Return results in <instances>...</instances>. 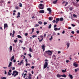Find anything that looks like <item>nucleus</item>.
I'll return each instance as SVG.
<instances>
[{
    "label": "nucleus",
    "mask_w": 79,
    "mask_h": 79,
    "mask_svg": "<svg viewBox=\"0 0 79 79\" xmlns=\"http://www.w3.org/2000/svg\"><path fill=\"white\" fill-rule=\"evenodd\" d=\"M61 76L63 77H66V75L64 74L63 75H61Z\"/></svg>",
    "instance_id": "a211bd4d"
},
{
    "label": "nucleus",
    "mask_w": 79,
    "mask_h": 79,
    "mask_svg": "<svg viewBox=\"0 0 79 79\" xmlns=\"http://www.w3.org/2000/svg\"><path fill=\"white\" fill-rule=\"evenodd\" d=\"M58 0H56V1H54L53 2V4H56V3H57V1H58Z\"/></svg>",
    "instance_id": "f3484780"
},
{
    "label": "nucleus",
    "mask_w": 79,
    "mask_h": 79,
    "mask_svg": "<svg viewBox=\"0 0 79 79\" xmlns=\"http://www.w3.org/2000/svg\"><path fill=\"white\" fill-rule=\"evenodd\" d=\"M73 65L74 66H75V67H77V66H78V64H76L75 63H74Z\"/></svg>",
    "instance_id": "9d476101"
},
{
    "label": "nucleus",
    "mask_w": 79,
    "mask_h": 79,
    "mask_svg": "<svg viewBox=\"0 0 79 79\" xmlns=\"http://www.w3.org/2000/svg\"><path fill=\"white\" fill-rule=\"evenodd\" d=\"M7 75L8 76H11V73H10V72H9L7 74Z\"/></svg>",
    "instance_id": "c85d7f7f"
},
{
    "label": "nucleus",
    "mask_w": 79,
    "mask_h": 79,
    "mask_svg": "<svg viewBox=\"0 0 79 79\" xmlns=\"http://www.w3.org/2000/svg\"><path fill=\"white\" fill-rule=\"evenodd\" d=\"M26 63H27V59H25V60Z\"/></svg>",
    "instance_id": "4d7b16f0"
},
{
    "label": "nucleus",
    "mask_w": 79,
    "mask_h": 79,
    "mask_svg": "<svg viewBox=\"0 0 79 79\" xmlns=\"http://www.w3.org/2000/svg\"><path fill=\"white\" fill-rule=\"evenodd\" d=\"M28 77V79H31L32 78H31V76H29Z\"/></svg>",
    "instance_id": "de8ad7c7"
},
{
    "label": "nucleus",
    "mask_w": 79,
    "mask_h": 79,
    "mask_svg": "<svg viewBox=\"0 0 79 79\" xmlns=\"http://www.w3.org/2000/svg\"><path fill=\"white\" fill-rule=\"evenodd\" d=\"M53 17H49L48 18L49 20H53Z\"/></svg>",
    "instance_id": "6ab92c4d"
},
{
    "label": "nucleus",
    "mask_w": 79,
    "mask_h": 79,
    "mask_svg": "<svg viewBox=\"0 0 79 79\" xmlns=\"http://www.w3.org/2000/svg\"><path fill=\"white\" fill-rule=\"evenodd\" d=\"M23 61H24V60H22L21 61H20V63L21 64H23L24 62H23Z\"/></svg>",
    "instance_id": "bb28decb"
},
{
    "label": "nucleus",
    "mask_w": 79,
    "mask_h": 79,
    "mask_svg": "<svg viewBox=\"0 0 79 79\" xmlns=\"http://www.w3.org/2000/svg\"><path fill=\"white\" fill-rule=\"evenodd\" d=\"M53 23H55V22H56V21H55V20H53L52 21Z\"/></svg>",
    "instance_id": "0e129e2a"
},
{
    "label": "nucleus",
    "mask_w": 79,
    "mask_h": 79,
    "mask_svg": "<svg viewBox=\"0 0 79 79\" xmlns=\"http://www.w3.org/2000/svg\"><path fill=\"white\" fill-rule=\"evenodd\" d=\"M14 58H15V56H13L12 57H11L10 59H12V60H14Z\"/></svg>",
    "instance_id": "cd10ccee"
},
{
    "label": "nucleus",
    "mask_w": 79,
    "mask_h": 79,
    "mask_svg": "<svg viewBox=\"0 0 79 79\" xmlns=\"http://www.w3.org/2000/svg\"><path fill=\"white\" fill-rule=\"evenodd\" d=\"M66 63H68V62H69V60H66Z\"/></svg>",
    "instance_id": "8fccbe9b"
},
{
    "label": "nucleus",
    "mask_w": 79,
    "mask_h": 79,
    "mask_svg": "<svg viewBox=\"0 0 79 79\" xmlns=\"http://www.w3.org/2000/svg\"><path fill=\"white\" fill-rule=\"evenodd\" d=\"M19 42H20L21 43H23V41H22L21 40H19Z\"/></svg>",
    "instance_id": "e2e57ef3"
},
{
    "label": "nucleus",
    "mask_w": 79,
    "mask_h": 79,
    "mask_svg": "<svg viewBox=\"0 0 79 79\" xmlns=\"http://www.w3.org/2000/svg\"><path fill=\"white\" fill-rule=\"evenodd\" d=\"M29 51L30 52H32V50L31 49V48H29Z\"/></svg>",
    "instance_id": "72a5a7b5"
},
{
    "label": "nucleus",
    "mask_w": 79,
    "mask_h": 79,
    "mask_svg": "<svg viewBox=\"0 0 79 79\" xmlns=\"http://www.w3.org/2000/svg\"><path fill=\"white\" fill-rule=\"evenodd\" d=\"M68 29H71V27H69Z\"/></svg>",
    "instance_id": "052dcab7"
},
{
    "label": "nucleus",
    "mask_w": 79,
    "mask_h": 79,
    "mask_svg": "<svg viewBox=\"0 0 79 79\" xmlns=\"http://www.w3.org/2000/svg\"><path fill=\"white\" fill-rule=\"evenodd\" d=\"M12 64V62L10 61V63H9V65H8L9 68H10L11 67V66Z\"/></svg>",
    "instance_id": "2eb2a0df"
},
{
    "label": "nucleus",
    "mask_w": 79,
    "mask_h": 79,
    "mask_svg": "<svg viewBox=\"0 0 79 79\" xmlns=\"http://www.w3.org/2000/svg\"><path fill=\"white\" fill-rule=\"evenodd\" d=\"M78 71H79V69L78 68H77V69H75V72H77Z\"/></svg>",
    "instance_id": "5701e85b"
},
{
    "label": "nucleus",
    "mask_w": 79,
    "mask_h": 79,
    "mask_svg": "<svg viewBox=\"0 0 79 79\" xmlns=\"http://www.w3.org/2000/svg\"><path fill=\"white\" fill-rule=\"evenodd\" d=\"M71 25L73 27H74L76 26V25L73 24H72Z\"/></svg>",
    "instance_id": "4c0bfd02"
},
{
    "label": "nucleus",
    "mask_w": 79,
    "mask_h": 79,
    "mask_svg": "<svg viewBox=\"0 0 79 79\" xmlns=\"http://www.w3.org/2000/svg\"><path fill=\"white\" fill-rule=\"evenodd\" d=\"M43 39L44 38H42L41 40H39L40 42H42V40H43Z\"/></svg>",
    "instance_id": "a878e982"
},
{
    "label": "nucleus",
    "mask_w": 79,
    "mask_h": 79,
    "mask_svg": "<svg viewBox=\"0 0 79 79\" xmlns=\"http://www.w3.org/2000/svg\"><path fill=\"white\" fill-rule=\"evenodd\" d=\"M9 48H10V52L12 51V49H13V48H12V46H10Z\"/></svg>",
    "instance_id": "ddd939ff"
},
{
    "label": "nucleus",
    "mask_w": 79,
    "mask_h": 79,
    "mask_svg": "<svg viewBox=\"0 0 79 79\" xmlns=\"http://www.w3.org/2000/svg\"><path fill=\"white\" fill-rule=\"evenodd\" d=\"M38 7L40 10H43V9H44V7H43V4H40L38 6Z\"/></svg>",
    "instance_id": "7ed1b4c3"
},
{
    "label": "nucleus",
    "mask_w": 79,
    "mask_h": 79,
    "mask_svg": "<svg viewBox=\"0 0 79 79\" xmlns=\"http://www.w3.org/2000/svg\"><path fill=\"white\" fill-rule=\"evenodd\" d=\"M36 33H37V34H38L39 33V31H36Z\"/></svg>",
    "instance_id": "5fc2aeb1"
},
{
    "label": "nucleus",
    "mask_w": 79,
    "mask_h": 79,
    "mask_svg": "<svg viewBox=\"0 0 79 79\" xmlns=\"http://www.w3.org/2000/svg\"><path fill=\"white\" fill-rule=\"evenodd\" d=\"M73 17H76V18H77V15H75V14H73Z\"/></svg>",
    "instance_id": "7c9ffc66"
},
{
    "label": "nucleus",
    "mask_w": 79,
    "mask_h": 79,
    "mask_svg": "<svg viewBox=\"0 0 79 79\" xmlns=\"http://www.w3.org/2000/svg\"><path fill=\"white\" fill-rule=\"evenodd\" d=\"M39 13H45V11L44 10H41L39 11Z\"/></svg>",
    "instance_id": "6e6552de"
},
{
    "label": "nucleus",
    "mask_w": 79,
    "mask_h": 79,
    "mask_svg": "<svg viewBox=\"0 0 79 79\" xmlns=\"http://www.w3.org/2000/svg\"><path fill=\"white\" fill-rule=\"evenodd\" d=\"M40 37H41V38H44V37L42 35H40Z\"/></svg>",
    "instance_id": "13d9d810"
},
{
    "label": "nucleus",
    "mask_w": 79,
    "mask_h": 79,
    "mask_svg": "<svg viewBox=\"0 0 79 79\" xmlns=\"http://www.w3.org/2000/svg\"><path fill=\"white\" fill-rule=\"evenodd\" d=\"M6 27H8V25H7V24L5 23L4 25V29H5Z\"/></svg>",
    "instance_id": "9b49d317"
},
{
    "label": "nucleus",
    "mask_w": 79,
    "mask_h": 79,
    "mask_svg": "<svg viewBox=\"0 0 79 79\" xmlns=\"http://www.w3.org/2000/svg\"><path fill=\"white\" fill-rule=\"evenodd\" d=\"M31 69H34V66H32L31 67Z\"/></svg>",
    "instance_id": "bf43d9fd"
},
{
    "label": "nucleus",
    "mask_w": 79,
    "mask_h": 79,
    "mask_svg": "<svg viewBox=\"0 0 79 79\" xmlns=\"http://www.w3.org/2000/svg\"><path fill=\"white\" fill-rule=\"evenodd\" d=\"M34 28H33L32 29V32L31 33V34H32L33 32H34Z\"/></svg>",
    "instance_id": "4be33fe9"
},
{
    "label": "nucleus",
    "mask_w": 79,
    "mask_h": 79,
    "mask_svg": "<svg viewBox=\"0 0 79 79\" xmlns=\"http://www.w3.org/2000/svg\"><path fill=\"white\" fill-rule=\"evenodd\" d=\"M15 9L16 10H18L19 9V7H18V6H17L15 7Z\"/></svg>",
    "instance_id": "e433bc0d"
},
{
    "label": "nucleus",
    "mask_w": 79,
    "mask_h": 79,
    "mask_svg": "<svg viewBox=\"0 0 79 79\" xmlns=\"http://www.w3.org/2000/svg\"><path fill=\"white\" fill-rule=\"evenodd\" d=\"M77 33H78V34H79V30L77 31Z\"/></svg>",
    "instance_id": "69168bd1"
},
{
    "label": "nucleus",
    "mask_w": 79,
    "mask_h": 79,
    "mask_svg": "<svg viewBox=\"0 0 79 79\" xmlns=\"http://www.w3.org/2000/svg\"><path fill=\"white\" fill-rule=\"evenodd\" d=\"M53 39V37L52 36H51V38L49 39V40H52Z\"/></svg>",
    "instance_id": "2f4dec72"
},
{
    "label": "nucleus",
    "mask_w": 79,
    "mask_h": 79,
    "mask_svg": "<svg viewBox=\"0 0 79 79\" xmlns=\"http://www.w3.org/2000/svg\"><path fill=\"white\" fill-rule=\"evenodd\" d=\"M14 69H15V67H13L12 69V70H14Z\"/></svg>",
    "instance_id": "3c124183"
},
{
    "label": "nucleus",
    "mask_w": 79,
    "mask_h": 79,
    "mask_svg": "<svg viewBox=\"0 0 79 79\" xmlns=\"http://www.w3.org/2000/svg\"><path fill=\"white\" fill-rule=\"evenodd\" d=\"M56 76L57 77H59V78H60V77H61V75H60V74H58L56 75Z\"/></svg>",
    "instance_id": "4468645a"
},
{
    "label": "nucleus",
    "mask_w": 79,
    "mask_h": 79,
    "mask_svg": "<svg viewBox=\"0 0 79 79\" xmlns=\"http://www.w3.org/2000/svg\"><path fill=\"white\" fill-rule=\"evenodd\" d=\"M69 43H67L66 44V45L67 46V48H69V45H70Z\"/></svg>",
    "instance_id": "dca6fc26"
},
{
    "label": "nucleus",
    "mask_w": 79,
    "mask_h": 79,
    "mask_svg": "<svg viewBox=\"0 0 79 79\" xmlns=\"http://www.w3.org/2000/svg\"><path fill=\"white\" fill-rule=\"evenodd\" d=\"M71 33H72L73 34H74V31H71Z\"/></svg>",
    "instance_id": "a19ab883"
},
{
    "label": "nucleus",
    "mask_w": 79,
    "mask_h": 79,
    "mask_svg": "<svg viewBox=\"0 0 79 79\" xmlns=\"http://www.w3.org/2000/svg\"><path fill=\"white\" fill-rule=\"evenodd\" d=\"M63 18L61 17L60 18H56V20H64Z\"/></svg>",
    "instance_id": "0eeeda50"
},
{
    "label": "nucleus",
    "mask_w": 79,
    "mask_h": 79,
    "mask_svg": "<svg viewBox=\"0 0 79 79\" xmlns=\"http://www.w3.org/2000/svg\"><path fill=\"white\" fill-rule=\"evenodd\" d=\"M36 37V35H32V37H33V38H34V37Z\"/></svg>",
    "instance_id": "ea45409f"
},
{
    "label": "nucleus",
    "mask_w": 79,
    "mask_h": 79,
    "mask_svg": "<svg viewBox=\"0 0 79 79\" xmlns=\"http://www.w3.org/2000/svg\"><path fill=\"white\" fill-rule=\"evenodd\" d=\"M24 73H27V71L26 70H24Z\"/></svg>",
    "instance_id": "864d4df0"
},
{
    "label": "nucleus",
    "mask_w": 79,
    "mask_h": 79,
    "mask_svg": "<svg viewBox=\"0 0 79 79\" xmlns=\"http://www.w3.org/2000/svg\"><path fill=\"white\" fill-rule=\"evenodd\" d=\"M19 73L17 71L15 70L13 72L12 76H14V77H16V76L18 75Z\"/></svg>",
    "instance_id": "f03ea898"
},
{
    "label": "nucleus",
    "mask_w": 79,
    "mask_h": 79,
    "mask_svg": "<svg viewBox=\"0 0 79 79\" xmlns=\"http://www.w3.org/2000/svg\"><path fill=\"white\" fill-rule=\"evenodd\" d=\"M47 22H44V25H46V24H47Z\"/></svg>",
    "instance_id": "79ce46f5"
},
{
    "label": "nucleus",
    "mask_w": 79,
    "mask_h": 79,
    "mask_svg": "<svg viewBox=\"0 0 79 79\" xmlns=\"http://www.w3.org/2000/svg\"><path fill=\"white\" fill-rule=\"evenodd\" d=\"M51 27H52V24H50L48 26V29H51Z\"/></svg>",
    "instance_id": "412c9836"
},
{
    "label": "nucleus",
    "mask_w": 79,
    "mask_h": 79,
    "mask_svg": "<svg viewBox=\"0 0 79 79\" xmlns=\"http://www.w3.org/2000/svg\"><path fill=\"white\" fill-rule=\"evenodd\" d=\"M19 6H20V7H22V4H21V3H19Z\"/></svg>",
    "instance_id": "58836bf2"
},
{
    "label": "nucleus",
    "mask_w": 79,
    "mask_h": 79,
    "mask_svg": "<svg viewBox=\"0 0 79 79\" xmlns=\"http://www.w3.org/2000/svg\"><path fill=\"white\" fill-rule=\"evenodd\" d=\"M14 42H15V43H16V42H17V40H14Z\"/></svg>",
    "instance_id": "c03bdc74"
},
{
    "label": "nucleus",
    "mask_w": 79,
    "mask_h": 79,
    "mask_svg": "<svg viewBox=\"0 0 79 79\" xmlns=\"http://www.w3.org/2000/svg\"><path fill=\"white\" fill-rule=\"evenodd\" d=\"M15 31H14V30L13 31V34H15Z\"/></svg>",
    "instance_id": "a18cd8bd"
},
{
    "label": "nucleus",
    "mask_w": 79,
    "mask_h": 79,
    "mask_svg": "<svg viewBox=\"0 0 79 79\" xmlns=\"http://www.w3.org/2000/svg\"><path fill=\"white\" fill-rule=\"evenodd\" d=\"M2 79H6V77H1Z\"/></svg>",
    "instance_id": "473e14b6"
},
{
    "label": "nucleus",
    "mask_w": 79,
    "mask_h": 79,
    "mask_svg": "<svg viewBox=\"0 0 79 79\" xmlns=\"http://www.w3.org/2000/svg\"><path fill=\"white\" fill-rule=\"evenodd\" d=\"M65 32V31H63L62 32V34H64V33Z\"/></svg>",
    "instance_id": "680f3d73"
},
{
    "label": "nucleus",
    "mask_w": 79,
    "mask_h": 79,
    "mask_svg": "<svg viewBox=\"0 0 79 79\" xmlns=\"http://www.w3.org/2000/svg\"><path fill=\"white\" fill-rule=\"evenodd\" d=\"M69 10L70 11H72V10H73V7H71L70 8Z\"/></svg>",
    "instance_id": "b1692460"
},
{
    "label": "nucleus",
    "mask_w": 79,
    "mask_h": 79,
    "mask_svg": "<svg viewBox=\"0 0 79 79\" xmlns=\"http://www.w3.org/2000/svg\"><path fill=\"white\" fill-rule=\"evenodd\" d=\"M38 23H39V24H42V22H38Z\"/></svg>",
    "instance_id": "f704fd0d"
},
{
    "label": "nucleus",
    "mask_w": 79,
    "mask_h": 79,
    "mask_svg": "<svg viewBox=\"0 0 79 79\" xmlns=\"http://www.w3.org/2000/svg\"><path fill=\"white\" fill-rule=\"evenodd\" d=\"M48 66V62H46L44 64V69H45L47 67V66Z\"/></svg>",
    "instance_id": "20e7f679"
},
{
    "label": "nucleus",
    "mask_w": 79,
    "mask_h": 79,
    "mask_svg": "<svg viewBox=\"0 0 79 79\" xmlns=\"http://www.w3.org/2000/svg\"><path fill=\"white\" fill-rule=\"evenodd\" d=\"M53 52H52L51 51L48 50L47 51H46L44 52V55L45 56L47 57V55H52V54Z\"/></svg>",
    "instance_id": "f257e3e1"
},
{
    "label": "nucleus",
    "mask_w": 79,
    "mask_h": 79,
    "mask_svg": "<svg viewBox=\"0 0 79 79\" xmlns=\"http://www.w3.org/2000/svg\"><path fill=\"white\" fill-rule=\"evenodd\" d=\"M68 2H66L65 4V6H66V5H68Z\"/></svg>",
    "instance_id": "603ef678"
},
{
    "label": "nucleus",
    "mask_w": 79,
    "mask_h": 79,
    "mask_svg": "<svg viewBox=\"0 0 79 79\" xmlns=\"http://www.w3.org/2000/svg\"><path fill=\"white\" fill-rule=\"evenodd\" d=\"M7 74V73H6V70L5 71V74Z\"/></svg>",
    "instance_id": "6e6d98bb"
},
{
    "label": "nucleus",
    "mask_w": 79,
    "mask_h": 79,
    "mask_svg": "<svg viewBox=\"0 0 79 79\" xmlns=\"http://www.w3.org/2000/svg\"><path fill=\"white\" fill-rule=\"evenodd\" d=\"M17 37H18V38H20L21 39V38H22V37H21V35H18Z\"/></svg>",
    "instance_id": "393cba45"
},
{
    "label": "nucleus",
    "mask_w": 79,
    "mask_h": 79,
    "mask_svg": "<svg viewBox=\"0 0 79 79\" xmlns=\"http://www.w3.org/2000/svg\"><path fill=\"white\" fill-rule=\"evenodd\" d=\"M60 28H55L54 29V31H59V30H60Z\"/></svg>",
    "instance_id": "f8f14e48"
},
{
    "label": "nucleus",
    "mask_w": 79,
    "mask_h": 79,
    "mask_svg": "<svg viewBox=\"0 0 79 79\" xmlns=\"http://www.w3.org/2000/svg\"><path fill=\"white\" fill-rule=\"evenodd\" d=\"M47 11H49V14H51L52 13V10H51V8H48L47 9Z\"/></svg>",
    "instance_id": "39448f33"
},
{
    "label": "nucleus",
    "mask_w": 79,
    "mask_h": 79,
    "mask_svg": "<svg viewBox=\"0 0 79 79\" xmlns=\"http://www.w3.org/2000/svg\"><path fill=\"white\" fill-rule=\"evenodd\" d=\"M26 66H30V64L26 63Z\"/></svg>",
    "instance_id": "c756f323"
},
{
    "label": "nucleus",
    "mask_w": 79,
    "mask_h": 79,
    "mask_svg": "<svg viewBox=\"0 0 79 79\" xmlns=\"http://www.w3.org/2000/svg\"><path fill=\"white\" fill-rule=\"evenodd\" d=\"M27 35H28V33H25V36H27Z\"/></svg>",
    "instance_id": "37998d69"
},
{
    "label": "nucleus",
    "mask_w": 79,
    "mask_h": 79,
    "mask_svg": "<svg viewBox=\"0 0 79 79\" xmlns=\"http://www.w3.org/2000/svg\"><path fill=\"white\" fill-rule=\"evenodd\" d=\"M56 26H57L55 24L54 25V28H55V27H56Z\"/></svg>",
    "instance_id": "49530a36"
},
{
    "label": "nucleus",
    "mask_w": 79,
    "mask_h": 79,
    "mask_svg": "<svg viewBox=\"0 0 79 79\" xmlns=\"http://www.w3.org/2000/svg\"><path fill=\"white\" fill-rule=\"evenodd\" d=\"M39 26V25L37 24H36L35 25V27H38V26Z\"/></svg>",
    "instance_id": "09e8293b"
},
{
    "label": "nucleus",
    "mask_w": 79,
    "mask_h": 79,
    "mask_svg": "<svg viewBox=\"0 0 79 79\" xmlns=\"http://www.w3.org/2000/svg\"><path fill=\"white\" fill-rule=\"evenodd\" d=\"M66 69H65L64 70V69H63L62 70V73H66Z\"/></svg>",
    "instance_id": "aec40b11"
},
{
    "label": "nucleus",
    "mask_w": 79,
    "mask_h": 79,
    "mask_svg": "<svg viewBox=\"0 0 79 79\" xmlns=\"http://www.w3.org/2000/svg\"><path fill=\"white\" fill-rule=\"evenodd\" d=\"M44 61H48V60L47 59H45L44 60Z\"/></svg>",
    "instance_id": "338daca9"
},
{
    "label": "nucleus",
    "mask_w": 79,
    "mask_h": 79,
    "mask_svg": "<svg viewBox=\"0 0 79 79\" xmlns=\"http://www.w3.org/2000/svg\"><path fill=\"white\" fill-rule=\"evenodd\" d=\"M28 56H30V58L32 57V56L31 55V54H28Z\"/></svg>",
    "instance_id": "c9c22d12"
},
{
    "label": "nucleus",
    "mask_w": 79,
    "mask_h": 79,
    "mask_svg": "<svg viewBox=\"0 0 79 79\" xmlns=\"http://www.w3.org/2000/svg\"><path fill=\"white\" fill-rule=\"evenodd\" d=\"M69 77H70V79H73V76H72V75L70 74H69Z\"/></svg>",
    "instance_id": "1a4fd4ad"
},
{
    "label": "nucleus",
    "mask_w": 79,
    "mask_h": 79,
    "mask_svg": "<svg viewBox=\"0 0 79 79\" xmlns=\"http://www.w3.org/2000/svg\"><path fill=\"white\" fill-rule=\"evenodd\" d=\"M41 47L42 49L43 50V51H44L45 50V45L44 44L42 45Z\"/></svg>",
    "instance_id": "423d86ee"
},
{
    "label": "nucleus",
    "mask_w": 79,
    "mask_h": 79,
    "mask_svg": "<svg viewBox=\"0 0 79 79\" xmlns=\"http://www.w3.org/2000/svg\"><path fill=\"white\" fill-rule=\"evenodd\" d=\"M9 72H10V73H11V69H10L9 70Z\"/></svg>",
    "instance_id": "774afa93"
}]
</instances>
